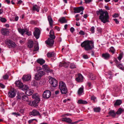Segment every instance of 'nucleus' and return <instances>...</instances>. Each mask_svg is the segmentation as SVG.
<instances>
[{
  "instance_id": "obj_1",
  "label": "nucleus",
  "mask_w": 124,
  "mask_h": 124,
  "mask_svg": "<svg viewBox=\"0 0 124 124\" xmlns=\"http://www.w3.org/2000/svg\"><path fill=\"white\" fill-rule=\"evenodd\" d=\"M96 13L97 15H100L99 16V19L104 23L107 22H109V16L107 12L104 11L102 9H99L98 11H97Z\"/></svg>"
},
{
  "instance_id": "obj_2",
  "label": "nucleus",
  "mask_w": 124,
  "mask_h": 124,
  "mask_svg": "<svg viewBox=\"0 0 124 124\" xmlns=\"http://www.w3.org/2000/svg\"><path fill=\"white\" fill-rule=\"evenodd\" d=\"M81 46L82 47H84L86 51L91 50L94 48L93 42L89 40L85 41L81 44Z\"/></svg>"
},
{
  "instance_id": "obj_3",
  "label": "nucleus",
  "mask_w": 124,
  "mask_h": 124,
  "mask_svg": "<svg viewBox=\"0 0 124 124\" xmlns=\"http://www.w3.org/2000/svg\"><path fill=\"white\" fill-rule=\"evenodd\" d=\"M49 38H48L47 41H46V43L50 46H52L54 44V39L55 38L54 31L52 30L50 32Z\"/></svg>"
},
{
  "instance_id": "obj_4",
  "label": "nucleus",
  "mask_w": 124,
  "mask_h": 124,
  "mask_svg": "<svg viewBox=\"0 0 124 124\" xmlns=\"http://www.w3.org/2000/svg\"><path fill=\"white\" fill-rule=\"evenodd\" d=\"M45 74V72L43 71H40L37 73L35 75L34 79L38 80L40 79L42 76Z\"/></svg>"
},
{
  "instance_id": "obj_5",
  "label": "nucleus",
  "mask_w": 124,
  "mask_h": 124,
  "mask_svg": "<svg viewBox=\"0 0 124 124\" xmlns=\"http://www.w3.org/2000/svg\"><path fill=\"white\" fill-rule=\"evenodd\" d=\"M5 43L9 48H13L16 47V45L15 43L10 40H6Z\"/></svg>"
},
{
  "instance_id": "obj_6",
  "label": "nucleus",
  "mask_w": 124,
  "mask_h": 124,
  "mask_svg": "<svg viewBox=\"0 0 124 124\" xmlns=\"http://www.w3.org/2000/svg\"><path fill=\"white\" fill-rule=\"evenodd\" d=\"M49 82L53 87H55L58 85L57 81L54 78H50L49 80Z\"/></svg>"
},
{
  "instance_id": "obj_7",
  "label": "nucleus",
  "mask_w": 124,
  "mask_h": 124,
  "mask_svg": "<svg viewBox=\"0 0 124 124\" xmlns=\"http://www.w3.org/2000/svg\"><path fill=\"white\" fill-rule=\"evenodd\" d=\"M51 93L50 91L48 90L45 91L43 94V96L44 98L48 99L51 95Z\"/></svg>"
},
{
  "instance_id": "obj_8",
  "label": "nucleus",
  "mask_w": 124,
  "mask_h": 124,
  "mask_svg": "<svg viewBox=\"0 0 124 124\" xmlns=\"http://www.w3.org/2000/svg\"><path fill=\"white\" fill-rule=\"evenodd\" d=\"M40 34V31L39 30L38 28L36 29L33 32V35L37 39L39 38Z\"/></svg>"
},
{
  "instance_id": "obj_9",
  "label": "nucleus",
  "mask_w": 124,
  "mask_h": 124,
  "mask_svg": "<svg viewBox=\"0 0 124 124\" xmlns=\"http://www.w3.org/2000/svg\"><path fill=\"white\" fill-rule=\"evenodd\" d=\"M75 13H79L81 11H83L84 8L83 7L81 6L78 7L74 8L73 9Z\"/></svg>"
},
{
  "instance_id": "obj_10",
  "label": "nucleus",
  "mask_w": 124,
  "mask_h": 124,
  "mask_svg": "<svg viewBox=\"0 0 124 124\" xmlns=\"http://www.w3.org/2000/svg\"><path fill=\"white\" fill-rule=\"evenodd\" d=\"M31 78V75L28 74L23 75L22 78V79L23 81H28L30 80Z\"/></svg>"
},
{
  "instance_id": "obj_11",
  "label": "nucleus",
  "mask_w": 124,
  "mask_h": 124,
  "mask_svg": "<svg viewBox=\"0 0 124 124\" xmlns=\"http://www.w3.org/2000/svg\"><path fill=\"white\" fill-rule=\"evenodd\" d=\"M42 69L47 72H52L53 70H50L46 65H44L42 66Z\"/></svg>"
},
{
  "instance_id": "obj_12",
  "label": "nucleus",
  "mask_w": 124,
  "mask_h": 124,
  "mask_svg": "<svg viewBox=\"0 0 124 124\" xmlns=\"http://www.w3.org/2000/svg\"><path fill=\"white\" fill-rule=\"evenodd\" d=\"M8 97L11 98H13L15 97L16 95V93L13 90H11L8 93Z\"/></svg>"
},
{
  "instance_id": "obj_13",
  "label": "nucleus",
  "mask_w": 124,
  "mask_h": 124,
  "mask_svg": "<svg viewBox=\"0 0 124 124\" xmlns=\"http://www.w3.org/2000/svg\"><path fill=\"white\" fill-rule=\"evenodd\" d=\"M40 101L39 100H34L33 101L32 103L31 102L29 103V104L30 105H31L32 106L36 107L38 106V103Z\"/></svg>"
},
{
  "instance_id": "obj_14",
  "label": "nucleus",
  "mask_w": 124,
  "mask_h": 124,
  "mask_svg": "<svg viewBox=\"0 0 124 124\" xmlns=\"http://www.w3.org/2000/svg\"><path fill=\"white\" fill-rule=\"evenodd\" d=\"M29 114L30 115L35 116L38 115H39L40 114L39 112L36 110L33 109L32 112L29 113Z\"/></svg>"
},
{
  "instance_id": "obj_15",
  "label": "nucleus",
  "mask_w": 124,
  "mask_h": 124,
  "mask_svg": "<svg viewBox=\"0 0 124 124\" xmlns=\"http://www.w3.org/2000/svg\"><path fill=\"white\" fill-rule=\"evenodd\" d=\"M83 77L80 74H79L78 75V77L76 78V81L78 82H82L83 80Z\"/></svg>"
},
{
  "instance_id": "obj_16",
  "label": "nucleus",
  "mask_w": 124,
  "mask_h": 124,
  "mask_svg": "<svg viewBox=\"0 0 124 124\" xmlns=\"http://www.w3.org/2000/svg\"><path fill=\"white\" fill-rule=\"evenodd\" d=\"M1 34L3 35H6L9 33V31L8 29L6 28H2L1 30Z\"/></svg>"
},
{
  "instance_id": "obj_17",
  "label": "nucleus",
  "mask_w": 124,
  "mask_h": 124,
  "mask_svg": "<svg viewBox=\"0 0 124 124\" xmlns=\"http://www.w3.org/2000/svg\"><path fill=\"white\" fill-rule=\"evenodd\" d=\"M16 85L20 88H22L23 87V84L20 81H16L15 83Z\"/></svg>"
},
{
  "instance_id": "obj_18",
  "label": "nucleus",
  "mask_w": 124,
  "mask_h": 124,
  "mask_svg": "<svg viewBox=\"0 0 124 124\" xmlns=\"http://www.w3.org/2000/svg\"><path fill=\"white\" fill-rule=\"evenodd\" d=\"M32 98L34 99V100L40 101V97L37 93L33 94L32 96Z\"/></svg>"
},
{
  "instance_id": "obj_19",
  "label": "nucleus",
  "mask_w": 124,
  "mask_h": 124,
  "mask_svg": "<svg viewBox=\"0 0 124 124\" xmlns=\"http://www.w3.org/2000/svg\"><path fill=\"white\" fill-rule=\"evenodd\" d=\"M60 89L62 94H66L68 92V90L66 87L62 88Z\"/></svg>"
},
{
  "instance_id": "obj_20",
  "label": "nucleus",
  "mask_w": 124,
  "mask_h": 124,
  "mask_svg": "<svg viewBox=\"0 0 124 124\" xmlns=\"http://www.w3.org/2000/svg\"><path fill=\"white\" fill-rule=\"evenodd\" d=\"M66 87L65 84L62 81L60 82L59 85V89H60Z\"/></svg>"
},
{
  "instance_id": "obj_21",
  "label": "nucleus",
  "mask_w": 124,
  "mask_h": 124,
  "mask_svg": "<svg viewBox=\"0 0 124 124\" xmlns=\"http://www.w3.org/2000/svg\"><path fill=\"white\" fill-rule=\"evenodd\" d=\"M47 19L50 26L52 27L53 21L51 16H49L47 17Z\"/></svg>"
},
{
  "instance_id": "obj_22",
  "label": "nucleus",
  "mask_w": 124,
  "mask_h": 124,
  "mask_svg": "<svg viewBox=\"0 0 124 124\" xmlns=\"http://www.w3.org/2000/svg\"><path fill=\"white\" fill-rule=\"evenodd\" d=\"M62 121H65L69 124H70L72 120L69 118H65L62 119Z\"/></svg>"
},
{
  "instance_id": "obj_23",
  "label": "nucleus",
  "mask_w": 124,
  "mask_h": 124,
  "mask_svg": "<svg viewBox=\"0 0 124 124\" xmlns=\"http://www.w3.org/2000/svg\"><path fill=\"white\" fill-rule=\"evenodd\" d=\"M110 56V55L108 53L103 54L102 56L104 59H108Z\"/></svg>"
},
{
  "instance_id": "obj_24",
  "label": "nucleus",
  "mask_w": 124,
  "mask_h": 124,
  "mask_svg": "<svg viewBox=\"0 0 124 124\" xmlns=\"http://www.w3.org/2000/svg\"><path fill=\"white\" fill-rule=\"evenodd\" d=\"M33 92L34 91L33 90L28 89L25 92V93L28 95L30 96L32 95Z\"/></svg>"
},
{
  "instance_id": "obj_25",
  "label": "nucleus",
  "mask_w": 124,
  "mask_h": 124,
  "mask_svg": "<svg viewBox=\"0 0 124 124\" xmlns=\"http://www.w3.org/2000/svg\"><path fill=\"white\" fill-rule=\"evenodd\" d=\"M40 7L36 5H34L33 6L32 10L34 11H36L38 12L39 11Z\"/></svg>"
},
{
  "instance_id": "obj_26",
  "label": "nucleus",
  "mask_w": 124,
  "mask_h": 124,
  "mask_svg": "<svg viewBox=\"0 0 124 124\" xmlns=\"http://www.w3.org/2000/svg\"><path fill=\"white\" fill-rule=\"evenodd\" d=\"M108 114L113 117H114L116 115V114L114 110H110Z\"/></svg>"
},
{
  "instance_id": "obj_27",
  "label": "nucleus",
  "mask_w": 124,
  "mask_h": 124,
  "mask_svg": "<svg viewBox=\"0 0 124 124\" xmlns=\"http://www.w3.org/2000/svg\"><path fill=\"white\" fill-rule=\"evenodd\" d=\"M122 103L121 100H117L114 104V106L115 107L116 106L120 105Z\"/></svg>"
},
{
  "instance_id": "obj_28",
  "label": "nucleus",
  "mask_w": 124,
  "mask_h": 124,
  "mask_svg": "<svg viewBox=\"0 0 124 124\" xmlns=\"http://www.w3.org/2000/svg\"><path fill=\"white\" fill-rule=\"evenodd\" d=\"M69 63L64 62L62 63H61V64L59 65V66H63L64 67L67 68L69 66Z\"/></svg>"
},
{
  "instance_id": "obj_29",
  "label": "nucleus",
  "mask_w": 124,
  "mask_h": 124,
  "mask_svg": "<svg viewBox=\"0 0 124 124\" xmlns=\"http://www.w3.org/2000/svg\"><path fill=\"white\" fill-rule=\"evenodd\" d=\"M37 62L40 65H42L45 62V61L42 59H39L37 60Z\"/></svg>"
},
{
  "instance_id": "obj_30",
  "label": "nucleus",
  "mask_w": 124,
  "mask_h": 124,
  "mask_svg": "<svg viewBox=\"0 0 124 124\" xmlns=\"http://www.w3.org/2000/svg\"><path fill=\"white\" fill-rule=\"evenodd\" d=\"M78 103L79 104H86L87 103V102L86 101L80 100L78 101Z\"/></svg>"
},
{
  "instance_id": "obj_31",
  "label": "nucleus",
  "mask_w": 124,
  "mask_h": 124,
  "mask_svg": "<svg viewBox=\"0 0 124 124\" xmlns=\"http://www.w3.org/2000/svg\"><path fill=\"white\" fill-rule=\"evenodd\" d=\"M22 99L24 101H28L29 100V99L28 96L24 95V93Z\"/></svg>"
},
{
  "instance_id": "obj_32",
  "label": "nucleus",
  "mask_w": 124,
  "mask_h": 124,
  "mask_svg": "<svg viewBox=\"0 0 124 124\" xmlns=\"http://www.w3.org/2000/svg\"><path fill=\"white\" fill-rule=\"evenodd\" d=\"M124 111V109L122 108H119L116 113L117 115L120 114Z\"/></svg>"
},
{
  "instance_id": "obj_33",
  "label": "nucleus",
  "mask_w": 124,
  "mask_h": 124,
  "mask_svg": "<svg viewBox=\"0 0 124 124\" xmlns=\"http://www.w3.org/2000/svg\"><path fill=\"white\" fill-rule=\"evenodd\" d=\"M84 92L83 88L80 87L79 88L78 91V94L79 95H81V94Z\"/></svg>"
},
{
  "instance_id": "obj_34",
  "label": "nucleus",
  "mask_w": 124,
  "mask_h": 124,
  "mask_svg": "<svg viewBox=\"0 0 124 124\" xmlns=\"http://www.w3.org/2000/svg\"><path fill=\"white\" fill-rule=\"evenodd\" d=\"M23 94V93H18L17 96V100H21V98H22Z\"/></svg>"
},
{
  "instance_id": "obj_35",
  "label": "nucleus",
  "mask_w": 124,
  "mask_h": 124,
  "mask_svg": "<svg viewBox=\"0 0 124 124\" xmlns=\"http://www.w3.org/2000/svg\"><path fill=\"white\" fill-rule=\"evenodd\" d=\"M59 21L62 23H66L67 22L65 18L64 17H63L59 19Z\"/></svg>"
},
{
  "instance_id": "obj_36",
  "label": "nucleus",
  "mask_w": 124,
  "mask_h": 124,
  "mask_svg": "<svg viewBox=\"0 0 124 124\" xmlns=\"http://www.w3.org/2000/svg\"><path fill=\"white\" fill-rule=\"evenodd\" d=\"M89 78L91 80H94L96 79V77L94 76L92 73H91L89 74Z\"/></svg>"
},
{
  "instance_id": "obj_37",
  "label": "nucleus",
  "mask_w": 124,
  "mask_h": 124,
  "mask_svg": "<svg viewBox=\"0 0 124 124\" xmlns=\"http://www.w3.org/2000/svg\"><path fill=\"white\" fill-rule=\"evenodd\" d=\"M47 56L48 57H54V52L48 53L47 54Z\"/></svg>"
},
{
  "instance_id": "obj_38",
  "label": "nucleus",
  "mask_w": 124,
  "mask_h": 124,
  "mask_svg": "<svg viewBox=\"0 0 124 124\" xmlns=\"http://www.w3.org/2000/svg\"><path fill=\"white\" fill-rule=\"evenodd\" d=\"M33 42L32 41H30L28 44V47L31 48L33 47Z\"/></svg>"
},
{
  "instance_id": "obj_39",
  "label": "nucleus",
  "mask_w": 124,
  "mask_h": 124,
  "mask_svg": "<svg viewBox=\"0 0 124 124\" xmlns=\"http://www.w3.org/2000/svg\"><path fill=\"white\" fill-rule=\"evenodd\" d=\"M101 110V108L100 107H96L93 108L94 111L96 112H99Z\"/></svg>"
},
{
  "instance_id": "obj_40",
  "label": "nucleus",
  "mask_w": 124,
  "mask_h": 124,
  "mask_svg": "<svg viewBox=\"0 0 124 124\" xmlns=\"http://www.w3.org/2000/svg\"><path fill=\"white\" fill-rule=\"evenodd\" d=\"M19 32L21 33L22 35H23L25 32V30L24 29H21L19 28L18 29Z\"/></svg>"
},
{
  "instance_id": "obj_41",
  "label": "nucleus",
  "mask_w": 124,
  "mask_h": 124,
  "mask_svg": "<svg viewBox=\"0 0 124 124\" xmlns=\"http://www.w3.org/2000/svg\"><path fill=\"white\" fill-rule=\"evenodd\" d=\"M123 53H121L119 54V56L118 57V59L119 60H120L123 57Z\"/></svg>"
},
{
  "instance_id": "obj_42",
  "label": "nucleus",
  "mask_w": 124,
  "mask_h": 124,
  "mask_svg": "<svg viewBox=\"0 0 124 124\" xmlns=\"http://www.w3.org/2000/svg\"><path fill=\"white\" fill-rule=\"evenodd\" d=\"M23 90H27L29 88V87L27 86L26 85H23Z\"/></svg>"
},
{
  "instance_id": "obj_43",
  "label": "nucleus",
  "mask_w": 124,
  "mask_h": 124,
  "mask_svg": "<svg viewBox=\"0 0 124 124\" xmlns=\"http://www.w3.org/2000/svg\"><path fill=\"white\" fill-rule=\"evenodd\" d=\"M116 66L119 69L123 70V66L121 64H119L118 65H117Z\"/></svg>"
},
{
  "instance_id": "obj_44",
  "label": "nucleus",
  "mask_w": 124,
  "mask_h": 124,
  "mask_svg": "<svg viewBox=\"0 0 124 124\" xmlns=\"http://www.w3.org/2000/svg\"><path fill=\"white\" fill-rule=\"evenodd\" d=\"M70 67L72 69H73L76 67V65H75L73 63H71L70 66Z\"/></svg>"
},
{
  "instance_id": "obj_45",
  "label": "nucleus",
  "mask_w": 124,
  "mask_h": 124,
  "mask_svg": "<svg viewBox=\"0 0 124 124\" xmlns=\"http://www.w3.org/2000/svg\"><path fill=\"white\" fill-rule=\"evenodd\" d=\"M39 49V46L36 45L34 46V49L33 50V51H35L38 50Z\"/></svg>"
},
{
  "instance_id": "obj_46",
  "label": "nucleus",
  "mask_w": 124,
  "mask_h": 124,
  "mask_svg": "<svg viewBox=\"0 0 124 124\" xmlns=\"http://www.w3.org/2000/svg\"><path fill=\"white\" fill-rule=\"evenodd\" d=\"M1 18L0 20L3 23L5 22L7 20L6 19L4 18L0 17Z\"/></svg>"
},
{
  "instance_id": "obj_47",
  "label": "nucleus",
  "mask_w": 124,
  "mask_h": 124,
  "mask_svg": "<svg viewBox=\"0 0 124 124\" xmlns=\"http://www.w3.org/2000/svg\"><path fill=\"white\" fill-rule=\"evenodd\" d=\"M8 78V76L7 74H5V75L3 76V78L5 80L7 79Z\"/></svg>"
},
{
  "instance_id": "obj_48",
  "label": "nucleus",
  "mask_w": 124,
  "mask_h": 124,
  "mask_svg": "<svg viewBox=\"0 0 124 124\" xmlns=\"http://www.w3.org/2000/svg\"><path fill=\"white\" fill-rule=\"evenodd\" d=\"M94 26H93L91 28L90 31L92 32V33H93L94 32Z\"/></svg>"
},
{
  "instance_id": "obj_49",
  "label": "nucleus",
  "mask_w": 124,
  "mask_h": 124,
  "mask_svg": "<svg viewBox=\"0 0 124 124\" xmlns=\"http://www.w3.org/2000/svg\"><path fill=\"white\" fill-rule=\"evenodd\" d=\"M119 16V15L118 14L115 13L114 14L112 15V16L114 18H116L118 17Z\"/></svg>"
},
{
  "instance_id": "obj_50",
  "label": "nucleus",
  "mask_w": 124,
  "mask_h": 124,
  "mask_svg": "<svg viewBox=\"0 0 124 124\" xmlns=\"http://www.w3.org/2000/svg\"><path fill=\"white\" fill-rule=\"evenodd\" d=\"M12 115H14L16 116V117H17L18 116H20V115L18 113H16V112H13L12 113Z\"/></svg>"
},
{
  "instance_id": "obj_51",
  "label": "nucleus",
  "mask_w": 124,
  "mask_h": 124,
  "mask_svg": "<svg viewBox=\"0 0 124 124\" xmlns=\"http://www.w3.org/2000/svg\"><path fill=\"white\" fill-rule=\"evenodd\" d=\"M83 57L85 59H87L88 58V55H87L84 54L83 55Z\"/></svg>"
},
{
  "instance_id": "obj_52",
  "label": "nucleus",
  "mask_w": 124,
  "mask_h": 124,
  "mask_svg": "<svg viewBox=\"0 0 124 124\" xmlns=\"http://www.w3.org/2000/svg\"><path fill=\"white\" fill-rule=\"evenodd\" d=\"M79 34L80 35H85L84 32L82 31H81L79 32Z\"/></svg>"
},
{
  "instance_id": "obj_53",
  "label": "nucleus",
  "mask_w": 124,
  "mask_h": 124,
  "mask_svg": "<svg viewBox=\"0 0 124 124\" xmlns=\"http://www.w3.org/2000/svg\"><path fill=\"white\" fill-rule=\"evenodd\" d=\"M35 120L36 119H31V120H29L28 121V123L29 124H30L31 123H32L34 120Z\"/></svg>"
},
{
  "instance_id": "obj_54",
  "label": "nucleus",
  "mask_w": 124,
  "mask_h": 124,
  "mask_svg": "<svg viewBox=\"0 0 124 124\" xmlns=\"http://www.w3.org/2000/svg\"><path fill=\"white\" fill-rule=\"evenodd\" d=\"M71 32L73 33L74 30V29L73 27H71L70 29Z\"/></svg>"
},
{
  "instance_id": "obj_55",
  "label": "nucleus",
  "mask_w": 124,
  "mask_h": 124,
  "mask_svg": "<svg viewBox=\"0 0 124 124\" xmlns=\"http://www.w3.org/2000/svg\"><path fill=\"white\" fill-rule=\"evenodd\" d=\"M0 86L2 88H4L5 87V86L3 84L0 83Z\"/></svg>"
},
{
  "instance_id": "obj_56",
  "label": "nucleus",
  "mask_w": 124,
  "mask_h": 124,
  "mask_svg": "<svg viewBox=\"0 0 124 124\" xmlns=\"http://www.w3.org/2000/svg\"><path fill=\"white\" fill-rule=\"evenodd\" d=\"M113 20L115 21V22H116V24H118V23H119V22L118 21L117 19L116 18L114 19H113Z\"/></svg>"
},
{
  "instance_id": "obj_57",
  "label": "nucleus",
  "mask_w": 124,
  "mask_h": 124,
  "mask_svg": "<svg viewBox=\"0 0 124 124\" xmlns=\"http://www.w3.org/2000/svg\"><path fill=\"white\" fill-rule=\"evenodd\" d=\"M86 3H89L91 1V0H85Z\"/></svg>"
},
{
  "instance_id": "obj_58",
  "label": "nucleus",
  "mask_w": 124,
  "mask_h": 124,
  "mask_svg": "<svg viewBox=\"0 0 124 124\" xmlns=\"http://www.w3.org/2000/svg\"><path fill=\"white\" fill-rule=\"evenodd\" d=\"M96 97L94 96H92L91 97V99L92 100L94 101L96 99Z\"/></svg>"
},
{
  "instance_id": "obj_59",
  "label": "nucleus",
  "mask_w": 124,
  "mask_h": 124,
  "mask_svg": "<svg viewBox=\"0 0 124 124\" xmlns=\"http://www.w3.org/2000/svg\"><path fill=\"white\" fill-rule=\"evenodd\" d=\"M79 122V121H75L74 122H71V124H76L77 123H78V122Z\"/></svg>"
},
{
  "instance_id": "obj_60",
  "label": "nucleus",
  "mask_w": 124,
  "mask_h": 124,
  "mask_svg": "<svg viewBox=\"0 0 124 124\" xmlns=\"http://www.w3.org/2000/svg\"><path fill=\"white\" fill-rule=\"evenodd\" d=\"M22 1L21 0H19L17 3V4H21L22 3Z\"/></svg>"
},
{
  "instance_id": "obj_61",
  "label": "nucleus",
  "mask_w": 124,
  "mask_h": 124,
  "mask_svg": "<svg viewBox=\"0 0 124 124\" xmlns=\"http://www.w3.org/2000/svg\"><path fill=\"white\" fill-rule=\"evenodd\" d=\"M87 85L89 87H91V83L90 82H88L87 83Z\"/></svg>"
},
{
  "instance_id": "obj_62",
  "label": "nucleus",
  "mask_w": 124,
  "mask_h": 124,
  "mask_svg": "<svg viewBox=\"0 0 124 124\" xmlns=\"http://www.w3.org/2000/svg\"><path fill=\"white\" fill-rule=\"evenodd\" d=\"M105 8L107 10H109V9H110L109 7H108V6H105Z\"/></svg>"
},
{
  "instance_id": "obj_63",
  "label": "nucleus",
  "mask_w": 124,
  "mask_h": 124,
  "mask_svg": "<svg viewBox=\"0 0 124 124\" xmlns=\"http://www.w3.org/2000/svg\"><path fill=\"white\" fill-rule=\"evenodd\" d=\"M55 29L57 30L58 31H60V28L59 27H58L57 26H55Z\"/></svg>"
},
{
  "instance_id": "obj_64",
  "label": "nucleus",
  "mask_w": 124,
  "mask_h": 124,
  "mask_svg": "<svg viewBox=\"0 0 124 124\" xmlns=\"http://www.w3.org/2000/svg\"><path fill=\"white\" fill-rule=\"evenodd\" d=\"M26 34H27V35H28V36H30V35H31V33L28 32V31H26Z\"/></svg>"
}]
</instances>
